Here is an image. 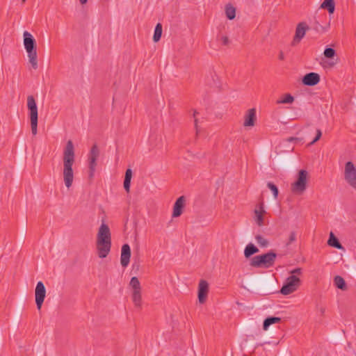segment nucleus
Segmentation results:
<instances>
[{
  "label": "nucleus",
  "mask_w": 356,
  "mask_h": 356,
  "mask_svg": "<svg viewBox=\"0 0 356 356\" xmlns=\"http://www.w3.org/2000/svg\"><path fill=\"white\" fill-rule=\"evenodd\" d=\"M132 300L136 307H140L142 302L141 291L132 292Z\"/></svg>",
  "instance_id": "25"
},
{
  "label": "nucleus",
  "mask_w": 356,
  "mask_h": 356,
  "mask_svg": "<svg viewBox=\"0 0 356 356\" xmlns=\"http://www.w3.org/2000/svg\"><path fill=\"white\" fill-rule=\"evenodd\" d=\"M46 296V289L42 282L37 283L35 290V298L37 309L40 310Z\"/></svg>",
  "instance_id": "11"
},
{
  "label": "nucleus",
  "mask_w": 356,
  "mask_h": 356,
  "mask_svg": "<svg viewBox=\"0 0 356 356\" xmlns=\"http://www.w3.org/2000/svg\"><path fill=\"white\" fill-rule=\"evenodd\" d=\"M302 83L308 86H314L320 81V76L315 72H309L306 74L302 78Z\"/></svg>",
  "instance_id": "14"
},
{
  "label": "nucleus",
  "mask_w": 356,
  "mask_h": 356,
  "mask_svg": "<svg viewBox=\"0 0 356 356\" xmlns=\"http://www.w3.org/2000/svg\"><path fill=\"white\" fill-rule=\"evenodd\" d=\"M255 240L257 244L261 248H266L269 245L268 241L260 234L255 236Z\"/></svg>",
  "instance_id": "28"
},
{
  "label": "nucleus",
  "mask_w": 356,
  "mask_h": 356,
  "mask_svg": "<svg viewBox=\"0 0 356 356\" xmlns=\"http://www.w3.org/2000/svg\"><path fill=\"white\" fill-rule=\"evenodd\" d=\"M162 35V25L160 23H158L154 29V33L153 35V40L155 42H157L160 40Z\"/></svg>",
  "instance_id": "26"
},
{
  "label": "nucleus",
  "mask_w": 356,
  "mask_h": 356,
  "mask_svg": "<svg viewBox=\"0 0 356 356\" xmlns=\"http://www.w3.org/2000/svg\"><path fill=\"white\" fill-rule=\"evenodd\" d=\"M225 14L229 19H234L236 16V9L231 5H227L225 7Z\"/></svg>",
  "instance_id": "27"
},
{
  "label": "nucleus",
  "mask_w": 356,
  "mask_h": 356,
  "mask_svg": "<svg viewBox=\"0 0 356 356\" xmlns=\"http://www.w3.org/2000/svg\"><path fill=\"white\" fill-rule=\"evenodd\" d=\"M209 292V284L206 280H200L198 286V300L200 303H204L207 298Z\"/></svg>",
  "instance_id": "13"
},
{
  "label": "nucleus",
  "mask_w": 356,
  "mask_h": 356,
  "mask_svg": "<svg viewBox=\"0 0 356 356\" xmlns=\"http://www.w3.org/2000/svg\"><path fill=\"white\" fill-rule=\"evenodd\" d=\"M24 45L27 52L29 62L31 67L36 70L38 67L37 51H36V41L33 36L28 31H25L23 33Z\"/></svg>",
  "instance_id": "3"
},
{
  "label": "nucleus",
  "mask_w": 356,
  "mask_h": 356,
  "mask_svg": "<svg viewBox=\"0 0 356 356\" xmlns=\"http://www.w3.org/2000/svg\"><path fill=\"white\" fill-rule=\"evenodd\" d=\"M320 311H321V314H324L325 311V308H323V307H321V308L320 309Z\"/></svg>",
  "instance_id": "42"
},
{
  "label": "nucleus",
  "mask_w": 356,
  "mask_h": 356,
  "mask_svg": "<svg viewBox=\"0 0 356 356\" xmlns=\"http://www.w3.org/2000/svg\"><path fill=\"white\" fill-rule=\"evenodd\" d=\"M308 172L305 170H300L298 173L296 181L291 184V191L294 194L301 195L307 188Z\"/></svg>",
  "instance_id": "6"
},
{
  "label": "nucleus",
  "mask_w": 356,
  "mask_h": 356,
  "mask_svg": "<svg viewBox=\"0 0 356 356\" xmlns=\"http://www.w3.org/2000/svg\"><path fill=\"white\" fill-rule=\"evenodd\" d=\"M334 65V63H329V65H330V66H333Z\"/></svg>",
  "instance_id": "43"
},
{
  "label": "nucleus",
  "mask_w": 356,
  "mask_h": 356,
  "mask_svg": "<svg viewBox=\"0 0 356 356\" xmlns=\"http://www.w3.org/2000/svg\"><path fill=\"white\" fill-rule=\"evenodd\" d=\"M74 147L72 140H68L63 152V180L65 186H72L74 179L72 165L74 163Z\"/></svg>",
  "instance_id": "1"
},
{
  "label": "nucleus",
  "mask_w": 356,
  "mask_h": 356,
  "mask_svg": "<svg viewBox=\"0 0 356 356\" xmlns=\"http://www.w3.org/2000/svg\"><path fill=\"white\" fill-rule=\"evenodd\" d=\"M286 140L288 142H298V141H300L301 139L299 138H296V137H289L286 139Z\"/></svg>",
  "instance_id": "38"
},
{
  "label": "nucleus",
  "mask_w": 356,
  "mask_h": 356,
  "mask_svg": "<svg viewBox=\"0 0 356 356\" xmlns=\"http://www.w3.org/2000/svg\"><path fill=\"white\" fill-rule=\"evenodd\" d=\"M323 55L327 58H333L336 56V51L331 47H326L324 50Z\"/></svg>",
  "instance_id": "31"
},
{
  "label": "nucleus",
  "mask_w": 356,
  "mask_h": 356,
  "mask_svg": "<svg viewBox=\"0 0 356 356\" xmlns=\"http://www.w3.org/2000/svg\"><path fill=\"white\" fill-rule=\"evenodd\" d=\"M321 8L326 9L329 14H333L335 10V3L334 0H324L321 5Z\"/></svg>",
  "instance_id": "21"
},
{
  "label": "nucleus",
  "mask_w": 356,
  "mask_h": 356,
  "mask_svg": "<svg viewBox=\"0 0 356 356\" xmlns=\"http://www.w3.org/2000/svg\"><path fill=\"white\" fill-rule=\"evenodd\" d=\"M129 286L132 288L133 291H141L140 282L136 277H133L131 279Z\"/></svg>",
  "instance_id": "29"
},
{
  "label": "nucleus",
  "mask_w": 356,
  "mask_h": 356,
  "mask_svg": "<svg viewBox=\"0 0 356 356\" xmlns=\"http://www.w3.org/2000/svg\"><path fill=\"white\" fill-rule=\"evenodd\" d=\"M185 202L184 196H181L176 200L173 207L172 217L177 218L182 214Z\"/></svg>",
  "instance_id": "18"
},
{
  "label": "nucleus",
  "mask_w": 356,
  "mask_h": 356,
  "mask_svg": "<svg viewBox=\"0 0 356 356\" xmlns=\"http://www.w3.org/2000/svg\"><path fill=\"white\" fill-rule=\"evenodd\" d=\"M254 219L255 222L259 225V227L264 225V213H266L264 209V202H261L257 206V208L254 209Z\"/></svg>",
  "instance_id": "17"
},
{
  "label": "nucleus",
  "mask_w": 356,
  "mask_h": 356,
  "mask_svg": "<svg viewBox=\"0 0 356 356\" xmlns=\"http://www.w3.org/2000/svg\"><path fill=\"white\" fill-rule=\"evenodd\" d=\"M334 283L336 287L342 291H346L347 289V286L344 279L339 275H337L334 277Z\"/></svg>",
  "instance_id": "24"
},
{
  "label": "nucleus",
  "mask_w": 356,
  "mask_h": 356,
  "mask_svg": "<svg viewBox=\"0 0 356 356\" xmlns=\"http://www.w3.org/2000/svg\"><path fill=\"white\" fill-rule=\"evenodd\" d=\"M300 284V279L295 275H291L286 279L280 293L284 296L289 295L296 291Z\"/></svg>",
  "instance_id": "7"
},
{
  "label": "nucleus",
  "mask_w": 356,
  "mask_h": 356,
  "mask_svg": "<svg viewBox=\"0 0 356 356\" xmlns=\"http://www.w3.org/2000/svg\"><path fill=\"white\" fill-rule=\"evenodd\" d=\"M259 250L252 243L246 245L244 250V256L245 258H250L252 255L259 252Z\"/></svg>",
  "instance_id": "20"
},
{
  "label": "nucleus",
  "mask_w": 356,
  "mask_h": 356,
  "mask_svg": "<svg viewBox=\"0 0 356 356\" xmlns=\"http://www.w3.org/2000/svg\"><path fill=\"white\" fill-rule=\"evenodd\" d=\"M96 243L99 257H106L111 251V235L108 226L104 222L99 228Z\"/></svg>",
  "instance_id": "2"
},
{
  "label": "nucleus",
  "mask_w": 356,
  "mask_h": 356,
  "mask_svg": "<svg viewBox=\"0 0 356 356\" xmlns=\"http://www.w3.org/2000/svg\"><path fill=\"white\" fill-rule=\"evenodd\" d=\"M302 269L301 268H294L293 270H291V272H290L291 275H295L297 277L298 275H300L302 274Z\"/></svg>",
  "instance_id": "36"
},
{
  "label": "nucleus",
  "mask_w": 356,
  "mask_h": 356,
  "mask_svg": "<svg viewBox=\"0 0 356 356\" xmlns=\"http://www.w3.org/2000/svg\"><path fill=\"white\" fill-rule=\"evenodd\" d=\"M99 156V149L96 144L93 145L90 149L89 160V177H92L97 165V160Z\"/></svg>",
  "instance_id": "10"
},
{
  "label": "nucleus",
  "mask_w": 356,
  "mask_h": 356,
  "mask_svg": "<svg viewBox=\"0 0 356 356\" xmlns=\"http://www.w3.org/2000/svg\"><path fill=\"white\" fill-rule=\"evenodd\" d=\"M279 59L281 60H283L284 59V55L283 51H282L279 54Z\"/></svg>",
  "instance_id": "39"
},
{
  "label": "nucleus",
  "mask_w": 356,
  "mask_h": 356,
  "mask_svg": "<svg viewBox=\"0 0 356 356\" xmlns=\"http://www.w3.org/2000/svg\"><path fill=\"white\" fill-rule=\"evenodd\" d=\"M294 101V97L291 94H286L284 97L277 101V104H292Z\"/></svg>",
  "instance_id": "30"
},
{
  "label": "nucleus",
  "mask_w": 356,
  "mask_h": 356,
  "mask_svg": "<svg viewBox=\"0 0 356 356\" xmlns=\"http://www.w3.org/2000/svg\"><path fill=\"white\" fill-rule=\"evenodd\" d=\"M257 120L256 109L250 108L247 111L244 116L243 126L245 127L254 126Z\"/></svg>",
  "instance_id": "15"
},
{
  "label": "nucleus",
  "mask_w": 356,
  "mask_h": 356,
  "mask_svg": "<svg viewBox=\"0 0 356 356\" xmlns=\"http://www.w3.org/2000/svg\"><path fill=\"white\" fill-rule=\"evenodd\" d=\"M81 4L84 5L86 4L88 0H79Z\"/></svg>",
  "instance_id": "40"
},
{
  "label": "nucleus",
  "mask_w": 356,
  "mask_h": 356,
  "mask_svg": "<svg viewBox=\"0 0 356 356\" xmlns=\"http://www.w3.org/2000/svg\"><path fill=\"white\" fill-rule=\"evenodd\" d=\"M327 244L333 248H335L339 250L343 249V247L339 241L338 238L334 236L332 232H330L329 239L327 241Z\"/></svg>",
  "instance_id": "19"
},
{
  "label": "nucleus",
  "mask_w": 356,
  "mask_h": 356,
  "mask_svg": "<svg viewBox=\"0 0 356 356\" xmlns=\"http://www.w3.org/2000/svg\"><path fill=\"white\" fill-rule=\"evenodd\" d=\"M197 113L195 111H194V113H193V117H194V118H195V119H194V122H195V130H196V135H198V134H199V133H200V130L199 127H198V122H199V120H198V119H197V118H196V117H195V115H196V114H197Z\"/></svg>",
  "instance_id": "34"
},
{
  "label": "nucleus",
  "mask_w": 356,
  "mask_h": 356,
  "mask_svg": "<svg viewBox=\"0 0 356 356\" xmlns=\"http://www.w3.org/2000/svg\"><path fill=\"white\" fill-rule=\"evenodd\" d=\"M267 186L272 191L274 198L277 199L279 194V190L277 186L272 182H268Z\"/></svg>",
  "instance_id": "32"
},
{
  "label": "nucleus",
  "mask_w": 356,
  "mask_h": 356,
  "mask_svg": "<svg viewBox=\"0 0 356 356\" xmlns=\"http://www.w3.org/2000/svg\"><path fill=\"white\" fill-rule=\"evenodd\" d=\"M277 254L270 250L267 253L253 257L250 261V265L254 268H269L275 263Z\"/></svg>",
  "instance_id": "4"
},
{
  "label": "nucleus",
  "mask_w": 356,
  "mask_h": 356,
  "mask_svg": "<svg viewBox=\"0 0 356 356\" xmlns=\"http://www.w3.org/2000/svg\"><path fill=\"white\" fill-rule=\"evenodd\" d=\"M281 321V318L276 316H269L265 318L263 323V329L264 330H267L270 325L280 323Z\"/></svg>",
  "instance_id": "22"
},
{
  "label": "nucleus",
  "mask_w": 356,
  "mask_h": 356,
  "mask_svg": "<svg viewBox=\"0 0 356 356\" xmlns=\"http://www.w3.org/2000/svg\"><path fill=\"white\" fill-rule=\"evenodd\" d=\"M23 3H24L26 1V0H22Z\"/></svg>",
  "instance_id": "44"
},
{
  "label": "nucleus",
  "mask_w": 356,
  "mask_h": 356,
  "mask_svg": "<svg viewBox=\"0 0 356 356\" xmlns=\"http://www.w3.org/2000/svg\"><path fill=\"white\" fill-rule=\"evenodd\" d=\"M326 18L327 15L325 13L315 17L314 22H312L310 26H309V29L314 30L320 34L327 32L330 28V20L325 22L323 21V19Z\"/></svg>",
  "instance_id": "8"
},
{
  "label": "nucleus",
  "mask_w": 356,
  "mask_h": 356,
  "mask_svg": "<svg viewBox=\"0 0 356 356\" xmlns=\"http://www.w3.org/2000/svg\"><path fill=\"white\" fill-rule=\"evenodd\" d=\"M131 177H132V170L130 168H128L125 172L124 180V188L127 192H129Z\"/></svg>",
  "instance_id": "23"
},
{
  "label": "nucleus",
  "mask_w": 356,
  "mask_h": 356,
  "mask_svg": "<svg viewBox=\"0 0 356 356\" xmlns=\"http://www.w3.org/2000/svg\"><path fill=\"white\" fill-rule=\"evenodd\" d=\"M131 249L128 244H124L121 250L120 262L123 267H127L130 261Z\"/></svg>",
  "instance_id": "16"
},
{
  "label": "nucleus",
  "mask_w": 356,
  "mask_h": 356,
  "mask_svg": "<svg viewBox=\"0 0 356 356\" xmlns=\"http://www.w3.org/2000/svg\"><path fill=\"white\" fill-rule=\"evenodd\" d=\"M136 266L137 268H138L139 264L136 263V261H134V263L133 264V268H134Z\"/></svg>",
  "instance_id": "41"
},
{
  "label": "nucleus",
  "mask_w": 356,
  "mask_h": 356,
  "mask_svg": "<svg viewBox=\"0 0 356 356\" xmlns=\"http://www.w3.org/2000/svg\"><path fill=\"white\" fill-rule=\"evenodd\" d=\"M322 136V132L321 131V129H317L316 130V137L314 138V139L309 143V145H313L314 144L316 141H318L321 137Z\"/></svg>",
  "instance_id": "35"
},
{
  "label": "nucleus",
  "mask_w": 356,
  "mask_h": 356,
  "mask_svg": "<svg viewBox=\"0 0 356 356\" xmlns=\"http://www.w3.org/2000/svg\"><path fill=\"white\" fill-rule=\"evenodd\" d=\"M27 108L29 111L31 133L35 136L38 133V113L35 98L32 95L27 97Z\"/></svg>",
  "instance_id": "5"
},
{
  "label": "nucleus",
  "mask_w": 356,
  "mask_h": 356,
  "mask_svg": "<svg viewBox=\"0 0 356 356\" xmlns=\"http://www.w3.org/2000/svg\"><path fill=\"white\" fill-rule=\"evenodd\" d=\"M309 29V26L305 22L299 23L296 29V33L293 41L291 42L292 46L298 44L300 40L305 37L306 31Z\"/></svg>",
  "instance_id": "12"
},
{
  "label": "nucleus",
  "mask_w": 356,
  "mask_h": 356,
  "mask_svg": "<svg viewBox=\"0 0 356 356\" xmlns=\"http://www.w3.org/2000/svg\"><path fill=\"white\" fill-rule=\"evenodd\" d=\"M296 241V232L292 231L289 234V239L286 243V246L289 247L292 243Z\"/></svg>",
  "instance_id": "33"
},
{
  "label": "nucleus",
  "mask_w": 356,
  "mask_h": 356,
  "mask_svg": "<svg viewBox=\"0 0 356 356\" xmlns=\"http://www.w3.org/2000/svg\"><path fill=\"white\" fill-rule=\"evenodd\" d=\"M344 179L350 186L356 188V168L352 161L345 164Z\"/></svg>",
  "instance_id": "9"
},
{
  "label": "nucleus",
  "mask_w": 356,
  "mask_h": 356,
  "mask_svg": "<svg viewBox=\"0 0 356 356\" xmlns=\"http://www.w3.org/2000/svg\"><path fill=\"white\" fill-rule=\"evenodd\" d=\"M221 40H222V44L224 45H227L229 44V38L227 36H222L221 38Z\"/></svg>",
  "instance_id": "37"
}]
</instances>
